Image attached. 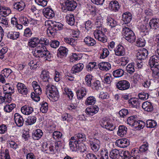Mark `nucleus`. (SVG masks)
<instances>
[{"instance_id":"nucleus-35","label":"nucleus","mask_w":159,"mask_h":159,"mask_svg":"<svg viewBox=\"0 0 159 159\" xmlns=\"http://www.w3.org/2000/svg\"><path fill=\"white\" fill-rule=\"evenodd\" d=\"M2 87L4 92H5V93H14L15 92L14 87L9 83L5 84Z\"/></svg>"},{"instance_id":"nucleus-56","label":"nucleus","mask_w":159,"mask_h":159,"mask_svg":"<svg viewBox=\"0 0 159 159\" xmlns=\"http://www.w3.org/2000/svg\"><path fill=\"white\" fill-rule=\"evenodd\" d=\"M39 62L35 60H31L29 63V65L31 69H36L39 65Z\"/></svg>"},{"instance_id":"nucleus-23","label":"nucleus","mask_w":159,"mask_h":159,"mask_svg":"<svg viewBox=\"0 0 159 159\" xmlns=\"http://www.w3.org/2000/svg\"><path fill=\"white\" fill-rule=\"evenodd\" d=\"M149 25L150 29H159V19L152 18L149 21Z\"/></svg>"},{"instance_id":"nucleus-7","label":"nucleus","mask_w":159,"mask_h":159,"mask_svg":"<svg viewBox=\"0 0 159 159\" xmlns=\"http://www.w3.org/2000/svg\"><path fill=\"white\" fill-rule=\"evenodd\" d=\"M94 35L95 39L102 42L105 43L107 41L106 36L103 32L100 30H95L94 32Z\"/></svg>"},{"instance_id":"nucleus-45","label":"nucleus","mask_w":159,"mask_h":159,"mask_svg":"<svg viewBox=\"0 0 159 159\" xmlns=\"http://www.w3.org/2000/svg\"><path fill=\"white\" fill-rule=\"evenodd\" d=\"M100 58L104 59L107 57L109 55L108 50L107 48H102L100 50Z\"/></svg>"},{"instance_id":"nucleus-37","label":"nucleus","mask_w":159,"mask_h":159,"mask_svg":"<svg viewBox=\"0 0 159 159\" xmlns=\"http://www.w3.org/2000/svg\"><path fill=\"white\" fill-rule=\"evenodd\" d=\"M32 85L34 90V92L37 94H41L42 90L38 83L36 81H34L32 83Z\"/></svg>"},{"instance_id":"nucleus-46","label":"nucleus","mask_w":159,"mask_h":159,"mask_svg":"<svg viewBox=\"0 0 159 159\" xmlns=\"http://www.w3.org/2000/svg\"><path fill=\"white\" fill-rule=\"evenodd\" d=\"M92 76L89 74H88L85 77L84 84L88 87H91L92 86Z\"/></svg>"},{"instance_id":"nucleus-14","label":"nucleus","mask_w":159,"mask_h":159,"mask_svg":"<svg viewBox=\"0 0 159 159\" xmlns=\"http://www.w3.org/2000/svg\"><path fill=\"white\" fill-rule=\"evenodd\" d=\"M43 16L48 19L52 18L54 16V13L52 9L49 8H45L43 10Z\"/></svg>"},{"instance_id":"nucleus-61","label":"nucleus","mask_w":159,"mask_h":159,"mask_svg":"<svg viewBox=\"0 0 159 159\" xmlns=\"http://www.w3.org/2000/svg\"><path fill=\"white\" fill-rule=\"evenodd\" d=\"M62 136V133L58 131H55L54 132L52 135V137L55 140L59 139L61 138Z\"/></svg>"},{"instance_id":"nucleus-27","label":"nucleus","mask_w":159,"mask_h":159,"mask_svg":"<svg viewBox=\"0 0 159 159\" xmlns=\"http://www.w3.org/2000/svg\"><path fill=\"white\" fill-rule=\"evenodd\" d=\"M76 93L77 98L79 100H81L86 96L87 91L85 88H82L78 89Z\"/></svg>"},{"instance_id":"nucleus-50","label":"nucleus","mask_w":159,"mask_h":159,"mask_svg":"<svg viewBox=\"0 0 159 159\" xmlns=\"http://www.w3.org/2000/svg\"><path fill=\"white\" fill-rule=\"evenodd\" d=\"M64 41L73 47L76 45V42L75 40L72 38H65L64 39Z\"/></svg>"},{"instance_id":"nucleus-62","label":"nucleus","mask_w":159,"mask_h":159,"mask_svg":"<svg viewBox=\"0 0 159 159\" xmlns=\"http://www.w3.org/2000/svg\"><path fill=\"white\" fill-rule=\"evenodd\" d=\"M19 20L21 24L25 26H27L29 23L28 18L24 16H21L20 17Z\"/></svg>"},{"instance_id":"nucleus-25","label":"nucleus","mask_w":159,"mask_h":159,"mask_svg":"<svg viewBox=\"0 0 159 159\" xmlns=\"http://www.w3.org/2000/svg\"><path fill=\"white\" fill-rule=\"evenodd\" d=\"M84 65L81 63L77 64L74 65L71 68V72L73 74H75L81 71L83 69Z\"/></svg>"},{"instance_id":"nucleus-26","label":"nucleus","mask_w":159,"mask_h":159,"mask_svg":"<svg viewBox=\"0 0 159 159\" xmlns=\"http://www.w3.org/2000/svg\"><path fill=\"white\" fill-rule=\"evenodd\" d=\"M40 77L43 82H46L47 83H49L50 78L48 71L45 70H43L41 72Z\"/></svg>"},{"instance_id":"nucleus-15","label":"nucleus","mask_w":159,"mask_h":159,"mask_svg":"<svg viewBox=\"0 0 159 159\" xmlns=\"http://www.w3.org/2000/svg\"><path fill=\"white\" fill-rule=\"evenodd\" d=\"M18 92L23 95H26L28 93V89L26 86L24 84L18 83L17 84Z\"/></svg>"},{"instance_id":"nucleus-2","label":"nucleus","mask_w":159,"mask_h":159,"mask_svg":"<svg viewBox=\"0 0 159 159\" xmlns=\"http://www.w3.org/2000/svg\"><path fill=\"white\" fill-rule=\"evenodd\" d=\"M34 52L35 56L37 57H44L45 60L50 61L52 57V54L50 53L46 48L41 46V48L38 47Z\"/></svg>"},{"instance_id":"nucleus-34","label":"nucleus","mask_w":159,"mask_h":159,"mask_svg":"<svg viewBox=\"0 0 159 159\" xmlns=\"http://www.w3.org/2000/svg\"><path fill=\"white\" fill-rule=\"evenodd\" d=\"M25 6V3L23 2H16L14 4L13 8L19 11L23 10Z\"/></svg>"},{"instance_id":"nucleus-19","label":"nucleus","mask_w":159,"mask_h":159,"mask_svg":"<svg viewBox=\"0 0 159 159\" xmlns=\"http://www.w3.org/2000/svg\"><path fill=\"white\" fill-rule=\"evenodd\" d=\"M21 112L25 115H29L32 113L33 111V108L29 105H25L21 108Z\"/></svg>"},{"instance_id":"nucleus-40","label":"nucleus","mask_w":159,"mask_h":159,"mask_svg":"<svg viewBox=\"0 0 159 159\" xmlns=\"http://www.w3.org/2000/svg\"><path fill=\"white\" fill-rule=\"evenodd\" d=\"M84 42L85 44L89 46H93L96 43L95 40L89 37L85 38L84 39Z\"/></svg>"},{"instance_id":"nucleus-5","label":"nucleus","mask_w":159,"mask_h":159,"mask_svg":"<svg viewBox=\"0 0 159 159\" xmlns=\"http://www.w3.org/2000/svg\"><path fill=\"white\" fill-rule=\"evenodd\" d=\"M122 33L125 39L130 43H133L135 41L136 37L134 33L129 28L124 27L123 28Z\"/></svg>"},{"instance_id":"nucleus-4","label":"nucleus","mask_w":159,"mask_h":159,"mask_svg":"<svg viewBox=\"0 0 159 159\" xmlns=\"http://www.w3.org/2000/svg\"><path fill=\"white\" fill-rule=\"evenodd\" d=\"M63 26V25L60 23L57 22H52L47 30V33L49 36H53L57 31L62 29Z\"/></svg>"},{"instance_id":"nucleus-43","label":"nucleus","mask_w":159,"mask_h":159,"mask_svg":"<svg viewBox=\"0 0 159 159\" xmlns=\"http://www.w3.org/2000/svg\"><path fill=\"white\" fill-rule=\"evenodd\" d=\"M96 99L93 96H90L88 97L85 101V103L87 106L93 105L95 103Z\"/></svg>"},{"instance_id":"nucleus-48","label":"nucleus","mask_w":159,"mask_h":159,"mask_svg":"<svg viewBox=\"0 0 159 159\" xmlns=\"http://www.w3.org/2000/svg\"><path fill=\"white\" fill-rule=\"evenodd\" d=\"M36 117L34 116H29L27 118L26 123L28 125H31L34 124L36 121Z\"/></svg>"},{"instance_id":"nucleus-38","label":"nucleus","mask_w":159,"mask_h":159,"mask_svg":"<svg viewBox=\"0 0 159 159\" xmlns=\"http://www.w3.org/2000/svg\"><path fill=\"white\" fill-rule=\"evenodd\" d=\"M79 144L78 142L76 140H72L71 139H70L69 146L72 151H76Z\"/></svg>"},{"instance_id":"nucleus-1","label":"nucleus","mask_w":159,"mask_h":159,"mask_svg":"<svg viewBox=\"0 0 159 159\" xmlns=\"http://www.w3.org/2000/svg\"><path fill=\"white\" fill-rule=\"evenodd\" d=\"M148 65L152 71V76L158 78L159 74V56L154 55L151 57L148 61Z\"/></svg>"},{"instance_id":"nucleus-11","label":"nucleus","mask_w":159,"mask_h":159,"mask_svg":"<svg viewBox=\"0 0 159 159\" xmlns=\"http://www.w3.org/2000/svg\"><path fill=\"white\" fill-rule=\"evenodd\" d=\"M100 141L97 139H94L89 141V144L92 150L95 152L98 151L100 148Z\"/></svg>"},{"instance_id":"nucleus-12","label":"nucleus","mask_w":159,"mask_h":159,"mask_svg":"<svg viewBox=\"0 0 159 159\" xmlns=\"http://www.w3.org/2000/svg\"><path fill=\"white\" fill-rule=\"evenodd\" d=\"M68 50L65 47L61 46L58 50L57 56L58 57L63 58L67 56Z\"/></svg>"},{"instance_id":"nucleus-10","label":"nucleus","mask_w":159,"mask_h":159,"mask_svg":"<svg viewBox=\"0 0 159 159\" xmlns=\"http://www.w3.org/2000/svg\"><path fill=\"white\" fill-rule=\"evenodd\" d=\"M148 52L146 49L143 48L142 50L138 52L136 54L137 59L140 61L144 60L147 57Z\"/></svg>"},{"instance_id":"nucleus-60","label":"nucleus","mask_w":159,"mask_h":159,"mask_svg":"<svg viewBox=\"0 0 159 159\" xmlns=\"http://www.w3.org/2000/svg\"><path fill=\"white\" fill-rule=\"evenodd\" d=\"M140 156L138 154L136 150H132L129 157V159H139Z\"/></svg>"},{"instance_id":"nucleus-17","label":"nucleus","mask_w":159,"mask_h":159,"mask_svg":"<svg viewBox=\"0 0 159 159\" xmlns=\"http://www.w3.org/2000/svg\"><path fill=\"white\" fill-rule=\"evenodd\" d=\"M14 116L15 121L16 125L19 127L22 126L24 122L22 116L18 113H16Z\"/></svg>"},{"instance_id":"nucleus-18","label":"nucleus","mask_w":159,"mask_h":159,"mask_svg":"<svg viewBox=\"0 0 159 159\" xmlns=\"http://www.w3.org/2000/svg\"><path fill=\"white\" fill-rule=\"evenodd\" d=\"M109 7L110 10L115 12L118 11L120 8L119 3L116 0L111 1L109 3Z\"/></svg>"},{"instance_id":"nucleus-8","label":"nucleus","mask_w":159,"mask_h":159,"mask_svg":"<svg viewBox=\"0 0 159 159\" xmlns=\"http://www.w3.org/2000/svg\"><path fill=\"white\" fill-rule=\"evenodd\" d=\"M116 86L119 90H124L128 89L129 88L130 83L128 81L121 80L116 83Z\"/></svg>"},{"instance_id":"nucleus-16","label":"nucleus","mask_w":159,"mask_h":159,"mask_svg":"<svg viewBox=\"0 0 159 159\" xmlns=\"http://www.w3.org/2000/svg\"><path fill=\"white\" fill-rule=\"evenodd\" d=\"M10 8L3 6H0V15L3 17H6L11 13Z\"/></svg>"},{"instance_id":"nucleus-47","label":"nucleus","mask_w":159,"mask_h":159,"mask_svg":"<svg viewBox=\"0 0 159 159\" xmlns=\"http://www.w3.org/2000/svg\"><path fill=\"white\" fill-rule=\"evenodd\" d=\"M112 74L114 77L118 78L123 75L124 74V71L121 69H119L113 71Z\"/></svg>"},{"instance_id":"nucleus-22","label":"nucleus","mask_w":159,"mask_h":159,"mask_svg":"<svg viewBox=\"0 0 159 159\" xmlns=\"http://www.w3.org/2000/svg\"><path fill=\"white\" fill-rule=\"evenodd\" d=\"M99 110V108L98 107L94 105L90 108H86L85 111L87 114L92 116L98 113Z\"/></svg>"},{"instance_id":"nucleus-53","label":"nucleus","mask_w":159,"mask_h":159,"mask_svg":"<svg viewBox=\"0 0 159 159\" xmlns=\"http://www.w3.org/2000/svg\"><path fill=\"white\" fill-rule=\"evenodd\" d=\"M62 120L63 121L67 122L70 121L72 120V117L68 113H64L61 116Z\"/></svg>"},{"instance_id":"nucleus-13","label":"nucleus","mask_w":159,"mask_h":159,"mask_svg":"<svg viewBox=\"0 0 159 159\" xmlns=\"http://www.w3.org/2000/svg\"><path fill=\"white\" fill-rule=\"evenodd\" d=\"M129 144V141L127 139H123L116 141V145L121 148L126 147Z\"/></svg>"},{"instance_id":"nucleus-33","label":"nucleus","mask_w":159,"mask_h":159,"mask_svg":"<svg viewBox=\"0 0 159 159\" xmlns=\"http://www.w3.org/2000/svg\"><path fill=\"white\" fill-rule=\"evenodd\" d=\"M98 66L100 69L103 71H107L111 68V65L108 62H101Z\"/></svg>"},{"instance_id":"nucleus-64","label":"nucleus","mask_w":159,"mask_h":159,"mask_svg":"<svg viewBox=\"0 0 159 159\" xmlns=\"http://www.w3.org/2000/svg\"><path fill=\"white\" fill-rule=\"evenodd\" d=\"M48 104L46 102H44L42 104L40 107V111L43 113H46L48 110Z\"/></svg>"},{"instance_id":"nucleus-24","label":"nucleus","mask_w":159,"mask_h":159,"mask_svg":"<svg viewBox=\"0 0 159 159\" xmlns=\"http://www.w3.org/2000/svg\"><path fill=\"white\" fill-rule=\"evenodd\" d=\"M115 54L118 56H124L125 53V50L124 47L121 45H118L115 49Z\"/></svg>"},{"instance_id":"nucleus-57","label":"nucleus","mask_w":159,"mask_h":159,"mask_svg":"<svg viewBox=\"0 0 159 159\" xmlns=\"http://www.w3.org/2000/svg\"><path fill=\"white\" fill-rule=\"evenodd\" d=\"M145 44V41L143 38L138 39L136 42V45L138 47H143Z\"/></svg>"},{"instance_id":"nucleus-32","label":"nucleus","mask_w":159,"mask_h":159,"mask_svg":"<svg viewBox=\"0 0 159 159\" xmlns=\"http://www.w3.org/2000/svg\"><path fill=\"white\" fill-rule=\"evenodd\" d=\"M120 150L115 149L110 152L109 156L113 159H118L120 156Z\"/></svg>"},{"instance_id":"nucleus-58","label":"nucleus","mask_w":159,"mask_h":159,"mask_svg":"<svg viewBox=\"0 0 159 159\" xmlns=\"http://www.w3.org/2000/svg\"><path fill=\"white\" fill-rule=\"evenodd\" d=\"M64 91V93L67 95L70 99H71L73 98L74 96V94L71 89L67 88H65Z\"/></svg>"},{"instance_id":"nucleus-49","label":"nucleus","mask_w":159,"mask_h":159,"mask_svg":"<svg viewBox=\"0 0 159 159\" xmlns=\"http://www.w3.org/2000/svg\"><path fill=\"white\" fill-rule=\"evenodd\" d=\"M19 33L16 32H12L9 33L7 35L8 38L12 39H16L19 38Z\"/></svg>"},{"instance_id":"nucleus-52","label":"nucleus","mask_w":159,"mask_h":159,"mask_svg":"<svg viewBox=\"0 0 159 159\" xmlns=\"http://www.w3.org/2000/svg\"><path fill=\"white\" fill-rule=\"evenodd\" d=\"M92 82L91 86L92 89L94 90H98L101 86L100 81L98 80H96Z\"/></svg>"},{"instance_id":"nucleus-30","label":"nucleus","mask_w":159,"mask_h":159,"mask_svg":"<svg viewBox=\"0 0 159 159\" xmlns=\"http://www.w3.org/2000/svg\"><path fill=\"white\" fill-rule=\"evenodd\" d=\"M142 107L145 111L148 112H151L153 110V106L152 103L148 101L143 102Z\"/></svg>"},{"instance_id":"nucleus-42","label":"nucleus","mask_w":159,"mask_h":159,"mask_svg":"<svg viewBox=\"0 0 159 159\" xmlns=\"http://www.w3.org/2000/svg\"><path fill=\"white\" fill-rule=\"evenodd\" d=\"M66 21L67 23L70 25H73L75 23L74 16L72 14H69L66 15Z\"/></svg>"},{"instance_id":"nucleus-21","label":"nucleus","mask_w":159,"mask_h":159,"mask_svg":"<svg viewBox=\"0 0 159 159\" xmlns=\"http://www.w3.org/2000/svg\"><path fill=\"white\" fill-rule=\"evenodd\" d=\"M39 44V39L38 37H32L29 40L28 45L30 48H34Z\"/></svg>"},{"instance_id":"nucleus-54","label":"nucleus","mask_w":159,"mask_h":159,"mask_svg":"<svg viewBox=\"0 0 159 159\" xmlns=\"http://www.w3.org/2000/svg\"><path fill=\"white\" fill-rule=\"evenodd\" d=\"M120 157L124 159H129L130 156L129 152L128 151H124L120 150Z\"/></svg>"},{"instance_id":"nucleus-28","label":"nucleus","mask_w":159,"mask_h":159,"mask_svg":"<svg viewBox=\"0 0 159 159\" xmlns=\"http://www.w3.org/2000/svg\"><path fill=\"white\" fill-rule=\"evenodd\" d=\"M42 130L39 129L35 130L32 133V137L34 140H38L41 138L43 135Z\"/></svg>"},{"instance_id":"nucleus-41","label":"nucleus","mask_w":159,"mask_h":159,"mask_svg":"<svg viewBox=\"0 0 159 159\" xmlns=\"http://www.w3.org/2000/svg\"><path fill=\"white\" fill-rule=\"evenodd\" d=\"M107 25L109 26L111 28L115 27L117 25L116 21L110 17H107Z\"/></svg>"},{"instance_id":"nucleus-55","label":"nucleus","mask_w":159,"mask_h":159,"mask_svg":"<svg viewBox=\"0 0 159 159\" xmlns=\"http://www.w3.org/2000/svg\"><path fill=\"white\" fill-rule=\"evenodd\" d=\"M134 64L133 63L129 64L126 67V70L127 72L129 74H132L135 71Z\"/></svg>"},{"instance_id":"nucleus-3","label":"nucleus","mask_w":159,"mask_h":159,"mask_svg":"<svg viewBox=\"0 0 159 159\" xmlns=\"http://www.w3.org/2000/svg\"><path fill=\"white\" fill-rule=\"evenodd\" d=\"M46 92L48 96L53 99L54 101H57L59 97L58 90L56 87L53 85L48 84L46 88Z\"/></svg>"},{"instance_id":"nucleus-29","label":"nucleus","mask_w":159,"mask_h":159,"mask_svg":"<svg viewBox=\"0 0 159 159\" xmlns=\"http://www.w3.org/2000/svg\"><path fill=\"white\" fill-rule=\"evenodd\" d=\"M71 140H75L78 142L85 141L86 139L85 135L83 133H78L71 138Z\"/></svg>"},{"instance_id":"nucleus-39","label":"nucleus","mask_w":159,"mask_h":159,"mask_svg":"<svg viewBox=\"0 0 159 159\" xmlns=\"http://www.w3.org/2000/svg\"><path fill=\"white\" fill-rule=\"evenodd\" d=\"M129 103L131 107L137 108L139 106V103L138 99L136 98H131L128 100Z\"/></svg>"},{"instance_id":"nucleus-44","label":"nucleus","mask_w":159,"mask_h":159,"mask_svg":"<svg viewBox=\"0 0 159 159\" xmlns=\"http://www.w3.org/2000/svg\"><path fill=\"white\" fill-rule=\"evenodd\" d=\"M146 126L150 128H155L157 125V122L153 120H149L146 122Z\"/></svg>"},{"instance_id":"nucleus-31","label":"nucleus","mask_w":159,"mask_h":159,"mask_svg":"<svg viewBox=\"0 0 159 159\" xmlns=\"http://www.w3.org/2000/svg\"><path fill=\"white\" fill-rule=\"evenodd\" d=\"M137 121L138 119L137 116H131L128 118L127 120V123L130 126H135L137 124Z\"/></svg>"},{"instance_id":"nucleus-6","label":"nucleus","mask_w":159,"mask_h":159,"mask_svg":"<svg viewBox=\"0 0 159 159\" xmlns=\"http://www.w3.org/2000/svg\"><path fill=\"white\" fill-rule=\"evenodd\" d=\"M102 125L103 127L110 131L113 130L116 128V126L111 123V120L107 117L102 118Z\"/></svg>"},{"instance_id":"nucleus-20","label":"nucleus","mask_w":159,"mask_h":159,"mask_svg":"<svg viewBox=\"0 0 159 159\" xmlns=\"http://www.w3.org/2000/svg\"><path fill=\"white\" fill-rule=\"evenodd\" d=\"M132 16L130 13L126 12L124 13L122 15V20L124 21L123 24H127L129 23L132 19Z\"/></svg>"},{"instance_id":"nucleus-51","label":"nucleus","mask_w":159,"mask_h":159,"mask_svg":"<svg viewBox=\"0 0 159 159\" xmlns=\"http://www.w3.org/2000/svg\"><path fill=\"white\" fill-rule=\"evenodd\" d=\"M16 106L14 103L7 104L4 107V110L7 112H10L16 107Z\"/></svg>"},{"instance_id":"nucleus-63","label":"nucleus","mask_w":159,"mask_h":159,"mask_svg":"<svg viewBox=\"0 0 159 159\" xmlns=\"http://www.w3.org/2000/svg\"><path fill=\"white\" fill-rule=\"evenodd\" d=\"M39 44L43 45H48L49 44V40L46 38H41L39 39Z\"/></svg>"},{"instance_id":"nucleus-36","label":"nucleus","mask_w":159,"mask_h":159,"mask_svg":"<svg viewBox=\"0 0 159 159\" xmlns=\"http://www.w3.org/2000/svg\"><path fill=\"white\" fill-rule=\"evenodd\" d=\"M127 130V128L125 126L120 125L118 127L117 134L119 136L123 137L126 134Z\"/></svg>"},{"instance_id":"nucleus-9","label":"nucleus","mask_w":159,"mask_h":159,"mask_svg":"<svg viewBox=\"0 0 159 159\" xmlns=\"http://www.w3.org/2000/svg\"><path fill=\"white\" fill-rule=\"evenodd\" d=\"M64 3L66 9L68 11H74L77 5L76 2L73 0H66Z\"/></svg>"},{"instance_id":"nucleus-59","label":"nucleus","mask_w":159,"mask_h":159,"mask_svg":"<svg viewBox=\"0 0 159 159\" xmlns=\"http://www.w3.org/2000/svg\"><path fill=\"white\" fill-rule=\"evenodd\" d=\"M12 70L9 68H5L1 72V74L4 76L5 77L7 78L11 73Z\"/></svg>"}]
</instances>
